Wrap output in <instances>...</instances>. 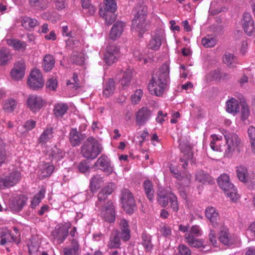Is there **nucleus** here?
<instances>
[{
	"label": "nucleus",
	"instance_id": "nucleus-1",
	"mask_svg": "<svg viewBox=\"0 0 255 255\" xmlns=\"http://www.w3.org/2000/svg\"><path fill=\"white\" fill-rule=\"evenodd\" d=\"M169 66L163 64L159 70L154 73L149 81L148 88L151 94L161 96L168 89L169 81Z\"/></svg>",
	"mask_w": 255,
	"mask_h": 255
},
{
	"label": "nucleus",
	"instance_id": "nucleus-2",
	"mask_svg": "<svg viewBox=\"0 0 255 255\" xmlns=\"http://www.w3.org/2000/svg\"><path fill=\"white\" fill-rule=\"evenodd\" d=\"M103 149L102 144L93 136L89 137L81 147V153L87 159H94Z\"/></svg>",
	"mask_w": 255,
	"mask_h": 255
},
{
	"label": "nucleus",
	"instance_id": "nucleus-3",
	"mask_svg": "<svg viewBox=\"0 0 255 255\" xmlns=\"http://www.w3.org/2000/svg\"><path fill=\"white\" fill-rule=\"evenodd\" d=\"M223 134L226 139L227 147L225 151V156L227 157L232 156L233 153L242 151L243 143L238 135L233 131L223 130Z\"/></svg>",
	"mask_w": 255,
	"mask_h": 255
},
{
	"label": "nucleus",
	"instance_id": "nucleus-4",
	"mask_svg": "<svg viewBox=\"0 0 255 255\" xmlns=\"http://www.w3.org/2000/svg\"><path fill=\"white\" fill-rule=\"evenodd\" d=\"M218 182L220 188L226 195L233 201L236 202L239 198L237 190L230 182L229 176L227 174H223L218 178Z\"/></svg>",
	"mask_w": 255,
	"mask_h": 255
},
{
	"label": "nucleus",
	"instance_id": "nucleus-5",
	"mask_svg": "<svg viewBox=\"0 0 255 255\" xmlns=\"http://www.w3.org/2000/svg\"><path fill=\"white\" fill-rule=\"evenodd\" d=\"M201 235L202 231L200 227L198 225H194L191 227L189 232L185 234L184 238L186 243L190 246L199 248L203 246L204 242L202 239H196L195 236L199 237Z\"/></svg>",
	"mask_w": 255,
	"mask_h": 255
},
{
	"label": "nucleus",
	"instance_id": "nucleus-6",
	"mask_svg": "<svg viewBox=\"0 0 255 255\" xmlns=\"http://www.w3.org/2000/svg\"><path fill=\"white\" fill-rule=\"evenodd\" d=\"M121 199L124 210L128 214H131L135 209V201L131 192L128 189L121 191Z\"/></svg>",
	"mask_w": 255,
	"mask_h": 255
},
{
	"label": "nucleus",
	"instance_id": "nucleus-7",
	"mask_svg": "<svg viewBox=\"0 0 255 255\" xmlns=\"http://www.w3.org/2000/svg\"><path fill=\"white\" fill-rule=\"evenodd\" d=\"M21 177L20 173L16 170L5 176L0 175V188L3 189L14 186L20 181Z\"/></svg>",
	"mask_w": 255,
	"mask_h": 255
},
{
	"label": "nucleus",
	"instance_id": "nucleus-8",
	"mask_svg": "<svg viewBox=\"0 0 255 255\" xmlns=\"http://www.w3.org/2000/svg\"><path fill=\"white\" fill-rule=\"evenodd\" d=\"M71 224L64 223L57 226L51 233V236L58 244L64 242L67 237Z\"/></svg>",
	"mask_w": 255,
	"mask_h": 255
},
{
	"label": "nucleus",
	"instance_id": "nucleus-9",
	"mask_svg": "<svg viewBox=\"0 0 255 255\" xmlns=\"http://www.w3.org/2000/svg\"><path fill=\"white\" fill-rule=\"evenodd\" d=\"M27 84L33 90H38L43 87L44 80L40 70L35 69L31 72Z\"/></svg>",
	"mask_w": 255,
	"mask_h": 255
},
{
	"label": "nucleus",
	"instance_id": "nucleus-10",
	"mask_svg": "<svg viewBox=\"0 0 255 255\" xmlns=\"http://www.w3.org/2000/svg\"><path fill=\"white\" fill-rule=\"evenodd\" d=\"M119 48L114 44L109 45L106 48L104 55V61L108 65H111L116 62L119 56Z\"/></svg>",
	"mask_w": 255,
	"mask_h": 255
},
{
	"label": "nucleus",
	"instance_id": "nucleus-11",
	"mask_svg": "<svg viewBox=\"0 0 255 255\" xmlns=\"http://www.w3.org/2000/svg\"><path fill=\"white\" fill-rule=\"evenodd\" d=\"M236 172L238 179L243 183H247L248 185H255V175H249L247 168L243 166L240 165L236 167Z\"/></svg>",
	"mask_w": 255,
	"mask_h": 255
},
{
	"label": "nucleus",
	"instance_id": "nucleus-12",
	"mask_svg": "<svg viewBox=\"0 0 255 255\" xmlns=\"http://www.w3.org/2000/svg\"><path fill=\"white\" fill-rule=\"evenodd\" d=\"M0 245L2 246L11 242L18 245L21 242L19 235L18 236H15L6 228L0 229Z\"/></svg>",
	"mask_w": 255,
	"mask_h": 255
},
{
	"label": "nucleus",
	"instance_id": "nucleus-13",
	"mask_svg": "<svg viewBox=\"0 0 255 255\" xmlns=\"http://www.w3.org/2000/svg\"><path fill=\"white\" fill-rule=\"evenodd\" d=\"M28 108L33 113L39 111L44 106L42 98L36 95H30L26 100Z\"/></svg>",
	"mask_w": 255,
	"mask_h": 255
},
{
	"label": "nucleus",
	"instance_id": "nucleus-14",
	"mask_svg": "<svg viewBox=\"0 0 255 255\" xmlns=\"http://www.w3.org/2000/svg\"><path fill=\"white\" fill-rule=\"evenodd\" d=\"M152 111L147 107H142L135 113V122L138 126L144 125L150 119Z\"/></svg>",
	"mask_w": 255,
	"mask_h": 255
},
{
	"label": "nucleus",
	"instance_id": "nucleus-15",
	"mask_svg": "<svg viewBox=\"0 0 255 255\" xmlns=\"http://www.w3.org/2000/svg\"><path fill=\"white\" fill-rule=\"evenodd\" d=\"M25 70V63L23 60L16 62L10 72L11 79L15 81L21 80L24 76Z\"/></svg>",
	"mask_w": 255,
	"mask_h": 255
},
{
	"label": "nucleus",
	"instance_id": "nucleus-16",
	"mask_svg": "<svg viewBox=\"0 0 255 255\" xmlns=\"http://www.w3.org/2000/svg\"><path fill=\"white\" fill-rule=\"evenodd\" d=\"M101 215L103 219L109 223H113L115 221L116 213L115 206L112 201H109L105 205Z\"/></svg>",
	"mask_w": 255,
	"mask_h": 255
},
{
	"label": "nucleus",
	"instance_id": "nucleus-17",
	"mask_svg": "<svg viewBox=\"0 0 255 255\" xmlns=\"http://www.w3.org/2000/svg\"><path fill=\"white\" fill-rule=\"evenodd\" d=\"M94 166L98 167L100 170L108 175L113 172V168L111 165V160L108 156L105 155H102L99 157L94 163Z\"/></svg>",
	"mask_w": 255,
	"mask_h": 255
},
{
	"label": "nucleus",
	"instance_id": "nucleus-18",
	"mask_svg": "<svg viewBox=\"0 0 255 255\" xmlns=\"http://www.w3.org/2000/svg\"><path fill=\"white\" fill-rule=\"evenodd\" d=\"M132 77V69L128 68L125 71H121L116 77L119 80L123 88L125 89L130 84Z\"/></svg>",
	"mask_w": 255,
	"mask_h": 255
},
{
	"label": "nucleus",
	"instance_id": "nucleus-19",
	"mask_svg": "<svg viewBox=\"0 0 255 255\" xmlns=\"http://www.w3.org/2000/svg\"><path fill=\"white\" fill-rule=\"evenodd\" d=\"M180 147L183 157L180 158V160L181 162H183L182 166L185 169L189 162H192L193 153L190 145L182 144L180 145Z\"/></svg>",
	"mask_w": 255,
	"mask_h": 255
},
{
	"label": "nucleus",
	"instance_id": "nucleus-20",
	"mask_svg": "<svg viewBox=\"0 0 255 255\" xmlns=\"http://www.w3.org/2000/svg\"><path fill=\"white\" fill-rule=\"evenodd\" d=\"M205 213L206 218L213 226L217 227L219 221V215L216 209L213 207L209 206L206 209Z\"/></svg>",
	"mask_w": 255,
	"mask_h": 255
},
{
	"label": "nucleus",
	"instance_id": "nucleus-21",
	"mask_svg": "<svg viewBox=\"0 0 255 255\" xmlns=\"http://www.w3.org/2000/svg\"><path fill=\"white\" fill-rule=\"evenodd\" d=\"M120 232L117 230H113L111 234L108 244L109 249H120L121 245Z\"/></svg>",
	"mask_w": 255,
	"mask_h": 255
},
{
	"label": "nucleus",
	"instance_id": "nucleus-22",
	"mask_svg": "<svg viewBox=\"0 0 255 255\" xmlns=\"http://www.w3.org/2000/svg\"><path fill=\"white\" fill-rule=\"evenodd\" d=\"M125 23L122 21H117L113 26L110 33V37L111 39L115 40L117 38L120 37L122 35Z\"/></svg>",
	"mask_w": 255,
	"mask_h": 255
},
{
	"label": "nucleus",
	"instance_id": "nucleus-23",
	"mask_svg": "<svg viewBox=\"0 0 255 255\" xmlns=\"http://www.w3.org/2000/svg\"><path fill=\"white\" fill-rule=\"evenodd\" d=\"M146 22L145 17H137L132 21V27L140 34H142L146 30Z\"/></svg>",
	"mask_w": 255,
	"mask_h": 255
},
{
	"label": "nucleus",
	"instance_id": "nucleus-24",
	"mask_svg": "<svg viewBox=\"0 0 255 255\" xmlns=\"http://www.w3.org/2000/svg\"><path fill=\"white\" fill-rule=\"evenodd\" d=\"M26 201V198L23 195L15 197L11 201L10 207L15 210H21L25 205Z\"/></svg>",
	"mask_w": 255,
	"mask_h": 255
},
{
	"label": "nucleus",
	"instance_id": "nucleus-25",
	"mask_svg": "<svg viewBox=\"0 0 255 255\" xmlns=\"http://www.w3.org/2000/svg\"><path fill=\"white\" fill-rule=\"evenodd\" d=\"M71 247L64 249V255H79L80 245L78 241L76 239H73L71 241Z\"/></svg>",
	"mask_w": 255,
	"mask_h": 255
},
{
	"label": "nucleus",
	"instance_id": "nucleus-26",
	"mask_svg": "<svg viewBox=\"0 0 255 255\" xmlns=\"http://www.w3.org/2000/svg\"><path fill=\"white\" fill-rule=\"evenodd\" d=\"M69 140L73 146L79 145L83 137L81 133L79 132L76 128H72L69 134Z\"/></svg>",
	"mask_w": 255,
	"mask_h": 255
},
{
	"label": "nucleus",
	"instance_id": "nucleus-27",
	"mask_svg": "<svg viewBox=\"0 0 255 255\" xmlns=\"http://www.w3.org/2000/svg\"><path fill=\"white\" fill-rule=\"evenodd\" d=\"M174 194L172 192H167L163 189L159 190L157 193V201L162 207H166L170 201L169 195Z\"/></svg>",
	"mask_w": 255,
	"mask_h": 255
},
{
	"label": "nucleus",
	"instance_id": "nucleus-28",
	"mask_svg": "<svg viewBox=\"0 0 255 255\" xmlns=\"http://www.w3.org/2000/svg\"><path fill=\"white\" fill-rule=\"evenodd\" d=\"M162 43V36L158 33H155L152 36L150 40L148 47L153 50H157L160 48Z\"/></svg>",
	"mask_w": 255,
	"mask_h": 255
},
{
	"label": "nucleus",
	"instance_id": "nucleus-29",
	"mask_svg": "<svg viewBox=\"0 0 255 255\" xmlns=\"http://www.w3.org/2000/svg\"><path fill=\"white\" fill-rule=\"evenodd\" d=\"M6 43L16 50L24 51L26 49V44L25 42L16 39H7Z\"/></svg>",
	"mask_w": 255,
	"mask_h": 255
},
{
	"label": "nucleus",
	"instance_id": "nucleus-30",
	"mask_svg": "<svg viewBox=\"0 0 255 255\" xmlns=\"http://www.w3.org/2000/svg\"><path fill=\"white\" fill-rule=\"evenodd\" d=\"M55 59L51 54H46L43 58L42 67L45 72L51 71L54 66Z\"/></svg>",
	"mask_w": 255,
	"mask_h": 255
},
{
	"label": "nucleus",
	"instance_id": "nucleus-31",
	"mask_svg": "<svg viewBox=\"0 0 255 255\" xmlns=\"http://www.w3.org/2000/svg\"><path fill=\"white\" fill-rule=\"evenodd\" d=\"M30 6L36 10H43L48 6V2L47 0H30Z\"/></svg>",
	"mask_w": 255,
	"mask_h": 255
},
{
	"label": "nucleus",
	"instance_id": "nucleus-32",
	"mask_svg": "<svg viewBox=\"0 0 255 255\" xmlns=\"http://www.w3.org/2000/svg\"><path fill=\"white\" fill-rule=\"evenodd\" d=\"M226 111L227 112L233 114L239 112V104L238 100L232 98L226 102Z\"/></svg>",
	"mask_w": 255,
	"mask_h": 255
},
{
	"label": "nucleus",
	"instance_id": "nucleus-33",
	"mask_svg": "<svg viewBox=\"0 0 255 255\" xmlns=\"http://www.w3.org/2000/svg\"><path fill=\"white\" fill-rule=\"evenodd\" d=\"M219 241L225 245L229 246L232 244V237L228 229H223L219 233Z\"/></svg>",
	"mask_w": 255,
	"mask_h": 255
},
{
	"label": "nucleus",
	"instance_id": "nucleus-34",
	"mask_svg": "<svg viewBox=\"0 0 255 255\" xmlns=\"http://www.w3.org/2000/svg\"><path fill=\"white\" fill-rule=\"evenodd\" d=\"M115 11H103L102 8L100 9L99 14L105 20V23L108 25L112 24L116 20V16Z\"/></svg>",
	"mask_w": 255,
	"mask_h": 255
},
{
	"label": "nucleus",
	"instance_id": "nucleus-35",
	"mask_svg": "<svg viewBox=\"0 0 255 255\" xmlns=\"http://www.w3.org/2000/svg\"><path fill=\"white\" fill-rule=\"evenodd\" d=\"M174 176L179 180V184L180 185L185 187L189 186L191 178V175L190 174L175 173Z\"/></svg>",
	"mask_w": 255,
	"mask_h": 255
},
{
	"label": "nucleus",
	"instance_id": "nucleus-36",
	"mask_svg": "<svg viewBox=\"0 0 255 255\" xmlns=\"http://www.w3.org/2000/svg\"><path fill=\"white\" fill-rule=\"evenodd\" d=\"M143 186L147 199L152 202L154 197V191L151 181L149 180H145L143 183Z\"/></svg>",
	"mask_w": 255,
	"mask_h": 255
},
{
	"label": "nucleus",
	"instance_id": "nucleus-37",
	"mask_svg": "<svg viewBox=\"0 0 255 255\" xmlns=\"http://www.w3.org/2000/svg\"><path fill=\"white\" fill-rule=\"evenodd\" d=\"M53 136V129L52 128H47L44 130L38 138L40 143L44 144L48 142Z\"/></svg>",
	"mask_w": 255,
	"mask_h": 255
},
{
	"label": "nucleus",
	"instance_id": "nucleus-38",
	"mask_svg": "<svg viewBox=\"0 0 255 255\" xmlns=\"http://www.w3.org/2000/svg\"><path fill=\"white\" fill-rule=\"evenodd\" d=\"M38 21L35 18H31L28 16H24L21 20L22 26L28 30L33 28L39 25Z\"/></svg>",
	"mask_w": 255,
	"mask_h": 255
},
{
	"label": "nucleus",
	"instance_id": "nucleus-39",
	"mask_svg": "<svg viewBox=\"0 0 255 255\" xmlns=\"http://www.w3.org/2000/svg\"><path fill=\"white\" fill-rule=\"evenodd\" d=\"M67 104L60 103L56 104L53 110L54 115L56 117H62L68 110Z\"/></svg>",
	"mask_w": 255,
	"mask_h": 255
},
{
	"label": "nucleus",
	"instance_id": "nucleus-40",
	"mask_svg": "<svg viewBox=\"0 0 255 255\" xmlns=\"http://www.w3.org/2000/svg\"><path fill=\"white\" fill-rule=\"evenodd\" d=\"M65 153L57 146H54L48 151V155L52 160H59L64 156Z\"/></svg>",
	"mask_w": 255,
	"mask_h": 255
},
{
	"label": "nucleus",
	"instance_id": "nucleus-41",
	"mask_svg": "<svg viewBox=\"0 0 255 255\" xmlns=\"http://www.w3.org/2000/svg\"><path fill=\"white\" fill-rule=\"evenodd\" d=\"M224 63L228 66L234 67L237 63V58L235 55L230 52H227L223 57Z\"/></svg>",
	"mask_w": 255,
	"mask_h": 255
},
{
	"label": "nucleus",
	"instance_id": "nucleus-42",
	"mask_svg": "<svg viewBox=\"0 0 255 255\" xmlns=\"http://www.w3.org/2000/svg\"><path fill=\"white\" fill-rule=\"evenodd\" d=\"M11 58L10 50L6 48L2 47L0 49V64L5 65Z\"/></svg>",
	"mask_w": 255,
	"mask_h": 255
},
{
	"label": "nucleus",
	"instance_id": "nucleus-43",
	"mask_svg": "<svg viewBox=\"0 0 255 255\" xmlns=\"http://www.w3.org/2000/svg\"><path fill=\"white\" fill-rule=\"evenodd\" d=\"M142 242L141 244L145 250L147 252H150L153 248V245L151 243V237L146 233H142L141 235Z\"/></svg>",
	"mask_w": 255,
	"mask_h": 255
},
{
	"label": "nucleus",
	"instance_id": "nucleus-44",
	"mask_svg": "<svg viewBox=\"0 0 255 255\" xmlns=\"http://www.w3.org/2000/svg\"><path fill=\"white\" fill-rule=\"evenodd\" d=\"M17 102L13 99H9L5 101L3 104V109L6 113H12L16 108Z\"/></svg>",
	"mask_w": 255,
	"mask_h": 255
},
{
	"label": "nucleus",
	"instance_id": "nucleus-45",
	"mask_svg": "<svg viewBox=\"0 0 255 255\" xmlns=\"http://www.w3.org/2000/svg\"><path fill=\"white\" fill-rule=\"evenodd\" d=\"M103 183V177L98 174L94 175L90 180V187L92 190H96L99 188Z\"/></svg>",
	"mask_w": 255,
	"mask_h": 255
},
{
	"label": "nucleus",
	"instance_id": "nucleus-46",
	"mask_svg": "<svg viewBox=\"0 0 255 255\" xmlns=\"http://www.w3.org/2000/svg\"><path fill=\"white\" fill-rule=\"evenodd\" d=\"M115 91V82L113 79H109L105 84L103 90V94L109 97L114 93Z\"/></svg>",
	"mask_w": 255,
	"mask_h": 255
},
{
	"label": "nucleus",
	"instance_id": "nucleus-47",
	"mask_svg": "<svg viewBox=\"0 0 255 255\" xmlns=\"http://www.w3.org/2000/svg\"><path fill=\"white\" fill-rule=\"evenodd\" d=\"M202 45L206 48L213 47L216 44V38L210 35H207L202 39Z\"/></svg>",
	"mask_w": 255,
	"mask_h": 255
},
{
	"label": "nucleus",
	"instance_id": "nucleus-48",
	"mask_svg": "<svg viewBox=\"0 0 255 255\" xmlns=\"http://www.w3.org/2000/svg\"><path fill=\"white\" fill-rule=\"evenodd\" d=\"M45 190L41 189L33 198L31 203L32 208H35L41 202L42 199L44 197Z\"/></svg>",
	"mask_w": 255,
	"mask_h": 255
},
{
	"label": "nucleus",
	"instance_id": "nucleus-49",
	"mask_svg": "<svg viewBox=\"0 0 255 255\" xmlns=\"http://www.w3.org/2000/svg\"><path fill=\"white\" fill-rule=\"evenodd\" d=\"M54 169V166L53 165L46 163L41 167L40 175L43 178L48 177L52 173Z\"/></svg>",
	"mask_w": 255,
	"mask_h": 255
},
{
	"label": "nucleus",
	"instance_id": "nucleus-50",
	"mask_svg": "<svg viewBox=\"0 0 255 255\" xmlns=\"http://www.w3.org/2000/svg\"><path fill=\"white\" fill-rule=\"evenodd\" d=\"M104 9L103 11H116L117 8L115 0H104Z\"/></svg>",
	"mask_w": 255,
	"mask_h": 255
},
{
	"label": "nucleus",
	"instance_id": "nucleus-51",
	"mask_svg": "<svg viewBox=\"0 0 255 255\" xmlns=\"http://www.w3.org/2000/svg\"><path fill=\"white\" fill-rule=\"evenodd\" d=\"M77 168L79 171L83 174H89L90 171V167L88 162L85 160H82L78 165Z\"/></svg>",
	"mask_w": 255,
	"mask_h": 255
},
{
	"label": "nucleus",
	"instance_id": "nucleus-52",
	"mask_svg": "<svg viewBox=\"0 0 255 255\" xmlns=\"http://www.w3.org/2000/svg\"><path fill=\"white\" fill-rule=\"evenodd\" d=\"M82 6L85 10V13H88L89 15H94L96 11V8L91 4V0L83 2Z\"/></svg>",
	"mask_w": 255,
	"mask_h": 255
},
{
	"label": "nucleus",
	"instance_id": "nucleus-53",
	"mask_svg": "<svg viewBox=\"0 0 255 255\" xmlns=\"http://www.w3.org/2000/svg\"><path fill=\"white\" fill-rule=\"evenodd\" d=\"M196 179L199 182L205 184L206 182H209L210 176L205 172L199 171L196 174Z\"/></svg>",
	"mask_w": 255,
	"mask_h": 255
},
{
	"label": "nucleus",
	"instance_id": "nucleus-54",
	"mask_svg": "<svg viewBox=\"0 0 255 255\" xmlns=\"http://www.w3.org/2000/svg\"><path fill=\"white\" fill-rule=\"evenodd\" d=\"M212 140L210 145L211 148L214 151H218L220 148V145L217 142L222 139L221 136H218L216 134H213L211 136Z\"/></svg>",
	"mask_w": 255,
	"mask_h": 255
},
{
	"label": "nucleus",
	"instance_id": "nucleus-55",
	"mask_svg": "<svg viewBox=\"0 0 255 255\" xmlns=\"http://www.w3.org/2000/svg\"><path fill=\"white\" fill-rule=\"evenodd\" d=\"M170 207L174 212H177L179 210V204L177 198L175 194L169 195Z\"/></svg>",
	"mask_w": 255,
	"mask_h": 255
},
{
	"label": "nucleus",
	"instance_id": "nucleus-56",
	"mask_svg": "<svg viewBox=\"0 0 255 255\" xmlns=\"http://www.w3.org/2000/svg\"><path fill=\"white\" fill-rule=\"evenodd\" d=\"M71 60L73 62L81 65L84 61V58L81 53H78L75 52H73L71 57Z\"/></svg>",
	"mask_w": 255,
	"mask_h": 255
},
{
	"label": "nucleus",
	"instance_id": "nucleus-57",
	"mask_svg": "<svg viewBox=\"0 0 255 255\" xmlns=\"http://www.w3.org/2000/svg\"><path fill=\"white\" fill-rule=\"evenodd\" d=\"M244 30L249 36H251L255 33L254 21L247 23V24L243 26Z\"/></svg>",
	"mask_w": 255,
	"mask_h": 255
},
{
	"label": "nucleus",
	"instance_id": "nucleus-58",
	"mask_svg": "<svg viewBox=\"0 0 255 255\" xmlns=\"http://www.w3.org/2000/svg\"><path fill=\"white\" fill-rule=\"evenodd\" d=\"M143 95V92L141 89L136 90L134 94L131 97V102L133 104L138 103Z\"/></svg>",
	"mask_w": 255,
	"mask_h": 255
},
{
	"label": "nucleus",
	"instance_id": "nucleus-59",
	"mask_svg": "<svg viewBox=\"0 0 255 255\" xmlns=\"http://www.w3.org/2000/svg\"><path fill=\"white\" fill-rule=\"evenodd\" d=\"M177 249L180 255H191L190 249L184 244L179 245Z\"/></svg>",
	"mask_w": 255,
	"mask_h": 255
},
{
	"label": "nucleus",
	"instance_id": "nucleus-60",
	"mask_svg": "<svg viewBox=\"0 0 255 255\" xmlns=\"http://www.w3.org/2000/svg\"><path fill=\"white\" fill-rule=\"evenodd\" d=\"M147 12V7L145 5H141L138 7L137 13L135 15V17H145Z\"/></svg>",
	"mask_w": 255,
	"mask_h": 255
},
{
	"label": "nucleus",
	"instance_id": "nucleus-61",
	"mask_svg": "<svg viewBox=\"0 0 255 255\" xmlns=\"http://www.w3.org/2000/svg\"><path fill=\"white\" fill-rule=\"evenodd\" d=\"M46 87L52 90H55L57 85V81L54 78H50L46 83Z\"/></svg>",
	"mask_w": 255,
	"mask_h": 255
},
{
	"label": "nucleus",
	"instance_id": "nucleus-62",
	"mask_svg": "<svg viewBox=\"0 0 255 255\" xmlns=\"http://www.w3.org/2000/svg\"><path fill=\"white\" fill-rule=\"evenodd\" d=\"M72 82L69 80L67 82V85H72L73 87L77 89L79 87V80L78 78V75L77 73H73L72 78Z\"/></svg>",
	"mask_w": 255,
	"mask_h": 255
},
{
	"label": "nucleus",
	"instance_id": "nucleus-63",
	"mask_svg": "<svg viewBox=\"0 0 255 255\" xmlns=\"http://www.w3.org/2000/svg\"><path fill=\"white\" fill-rule=\"evenodd\" d=\"M241 114L243 120H246L250 115L249 108L246 104H242Z\"/></svg>",
	"mask_w": 255,
	"mask_h": 255
},
{
	"label": "nucleus",
	"instance_id": "nucleus-64",
	"mask_svg": "<svg viewBox=\"0 0 255 255\" xmlns=\"http://www.w3.org/2000/svg\"><path fill=\"white\" fill-rule=\"evenodd\" d=\"M120 237L124 242L128 241L130 238V231H120Z\"/></svg>",
	"mask_w": 255,
	"mask_h": 255
}]
</instances>
